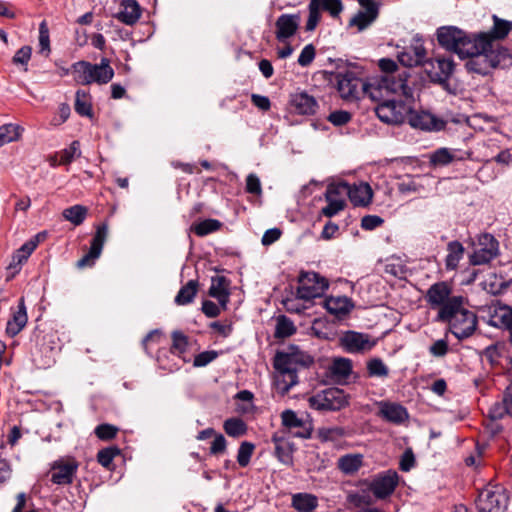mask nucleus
Masks as SVG:
<instances>
[{"label":"nucleus","mask_w":512,"mask_h":512,"mask_svg":"<svg viewBox=\"0 0 512 512\" xmlns=\"http://www.w3.org/2000/svg\"><path fill=\"white\" fill-rule=\"evenodd\" d=\"M503 412H499L498 416H503V413L512 416V386H508L503 396Z\"/></svg>","instance_id":"obj_64"},{"label":"nucleus","mask_w":512,"mask_h":512,"mask_svg":"<svg viewBox=\"0 0 512 512\" xmlns=\"http://www.w3.org/2000/svg\"><path fill=\"white\" fill-rule=\"evenodd\" d=\"M218 355V352L214 350L201 352L195 356L193 365L195 367H204L213 362Z\"/></svg>","instance_id":"obj_58"},{"label":"nucleus","mask_w":512,"mask_h":512,"mask_svg":"<svg viewBox=\"0 0 512 512\" xmlns=\"http://www.w3.org/2000/svg\"><path fill=\"white\" fill-rule=\"evenodd\" d=\"M74 109L81 116L92 117V104L88 92L77 90Z\"/></svg>","instance_id":"obj_38"},{"label":"nucleus","mask_w":512,"mask_h":512,"mask_svg":"<svg viewBox=\"0 0 512 512\" xmlns=\"http://www.w3.org/2000/svg\"><path fill=\"white\" fill-rule=\"evenodd\" d=\"M325 307L330 314L341 317L352 310L353 304L347 297H330L326 299Z\"/></svg>","instance_id":"obj_33"},{"label":"nucleus","mask_w":512,"mask_h":512,"mask_svg":"<svg viewBox=\"0 0 512 512\" xmlns=\"http://www.w3.org/2000/svg\"><path fill=\"white\" fill-rule=\"evenodd\" d=\"M493 27L488 32L477 33L478 45L482 55L471 62L480 75H488L494 69H506L512 66V51L499 43L512 30V22L493 16Z\"/></svg>","instance_id":"obj_1"},{"label":"nucleus","mask_w":512,"mask_h":512,"mask_svg":"<svg viewBox=\"0 0 512 512\" xmlns=\"http://www.w3.org/2000/svg\"><path fill=\"white\" fill-rule=\"evenodd\" d=\"M291 506L297 512H313L318 507V498L310 493L292 495Z\"/></svg>","instance_id":"obj_32"},{"label":"nucleus","mask_w":512,"mask_h":512,"mask_svg":"<svg viewBox=\"0 0 512 512\" xmlns=\"http://www.w3.org/2000/svg\"><path fill=\"white\" fill-rule=\"evenodd\" d=\"M509 496L500 485H489L482 489L476 499L478 512H505Z\"/></svg>","instance_id":"obj_6"},{"label":"nucleus","mask_w":512,"mask_h":512,"mask_svg":"<svg viewBox=\"0 0 512 512\" xmlns=\"http://www.w3.org/2000/svg\"><path fill=\"white\" fill-rule=\"evenodd\" d=\"M358 3L361 6V12L375 19L378 17L379 6L375 0H358Z\"/></svg>","instance_id":"obj_61"},{"label":"nucleus","mask_w":512,"mask_h":512,"mask_svg":"<svg viewBox=\"0 0 512 512\" xmlns=\"http://www.w3.org/2000/svg\"><path fill=\"white\" fill-rule=\"evenodd\" d=\"M300 16L298 14H282L276 20V39L284 42L298 30Z\"/></svg>","instance_id":"obj_20"},{"label":"nucleus","mask_w":512,"mask_h":512,"mask_svg":"<svg viewBox=\"0 0 512 512\" xmlns=\"http://www.w3.org/2000/svg\"><path fill=\"white\" fill-rule=\"evenodd\" d=\"M448 254L445 259L447 270H454L458 267L459 261L464 255V247L459 241H451L447 245Z\"/></svg>","instance_id":"obj_35"},{"label":"nucleus","mask_w":512,"mask_h":512,"mask_svg":"<svg viewBox=\"0 0 512 512\" xmlns=\"http://www.w3.org/2000/svg\"><path fill=\"white\" fill-rule=\"evenodd\" d=\"M440 321L449 324L451 333L457 339L470 337L477 327L476 314L464 308V303L461 304L457 309H454L452 316Z\"/></svg>","instance_id":"obj_7"},{"label":"nucleus","mask_w":512,"mask_h":512,"mask_svg":"<svg viewBox=\"0 0 512 512\" xmlns=\"http://www.w3.org/2000/svg\"><path fill=\"white\" fill-rule=\"evenodd\" d=\"M328 120L335 126H342L347 124L351 120V115L347 111L338 110L332 112L328 116Z\"/></svg>","instance_id":"obj_63"},{"label":"nucleus","mask_w":512,"mask_h":512,"mask_svg":"<svg viewBox=\"0 0 512 512\" xmlns=\"http://www.w3.org/2000/svg\"><path fill=\"white\" fill-rule=\"evenodd\" d=\"M328 372L335 382H343L352 372V363L346 358H336L329 366Z\"/></svg>","instance_id":"obj_31"},{"label":"nucleus","mask_w":512,"mask_h":512,"mask_svg":"<svg viewBox=\"0 0 512 512\" xmlns=\"http://www.w3.org/2000/svg\"><path fill=\"white\" fill-rule=\"evenodd\" d=\"M31 55L32 48L30 46H23L15 53L12 58V62L17 66H24V71H27V65L31 59Z\"/></svg>","instance_id":"obj_53"},{"label":"nucleus","mask_w":512,"mask_h":512,"mask_svg":"<svg viewBox=\"0 0 512 512\" xmlns=\"http://www.w3.org/2000/svg\"><path fill=\"white\" fill-rule=\"evenodd\" d=\"M272 442L275 446L274 455L278 461L286 466H292L294 452L293 445L277 434L272 436Z\"/></svg>","instance_id":"obj_26"},{"label":"nucleus","mask_w":512,"mask_h":512,"mask_svg":"<svg viewBox=\"0 0 512 512\" xmlns=\"http://www.w3.org/2000/svg\"><path fill=\"white\" fill-rule=\"evenodd\" d=\"M224 430L228 436L240 437L246 434L247 425L241 418H228L224 423Z\"/></svg>","instance_id":"obj_42"},{"label":"nucleus","mask_w":512,"mask_h":512,"mask_svg":"<svg viewBox=\"0 0 512 512\" xmlns=\"http://www.w3.org/2000/svg\"><path fill=\"white\" fill-rule=\"evenodd\" d=\"M253 393L248 390H242L234 396V402L237 412L241 414L255 413L253 404Z\"/></svg>","instance_id":"obj_36"},{"label":"nucleus","mask_w":512,"mask_h":512,"mask_svg":"<svg viewBox=\"0 0 512 512\" xmlns=\"http://www.w3.org/2000/svg\"><path fill=\"white\" fill-rule=\"evenodd\" d=\"M27 320L28 317L25 306V300L24 297H21L19 299L16 309L12 311L11 319H9L7 322V334L11 337L16 336L26 326Z\"/></svg>","instance_id":"obj_24"},{"label":"nucleus","mask_w":512,"mask_h":512,"mask_svg":"<svg viewBox=\"0 0 512 512\" xmlns=\"http://www.w3.org/2000/svg\"><path fill=\"white\" fill-rule=\"evenodd\" d=\"M376 19L373 17L367 16L364 12L358 11V13L351 18L349 25L356 26L359 31L366 29L370 24H372Z\"/></svg>","instance_id":"obj_55"},{"label":"nucleus","mask_w":512,"mask_h":512,"mask_svg":"<svg viewBox=\"0 0 512 512\" xmlns=\"http://www.w3.org/2000/svg\"><path fill=\"white\" fill-rule=\"evenodd\" d=\"M367 371L371 377H387L389 369L380 358H373L367 362Z\"/></svg>","instance_id":"obj_49"},{"label":"nucleus","mask_w":512,"mask_h":512,"mask_svg":"<svg viewBox=\"0 0 512 512\" xmlns=\"http://www.w3.org/2000/svg\"><path fill=\"white\" fill-rule=\"evenodd\" d=\"M373 192L368 183L349 184L348 198L354 206H367L371 203Z\"/></svg>","instance_id":"obj_25"},{"label":"nucleus","mask_w":512,"mask_h":512,"mask_svg":"<svg viewBox=\"0 0 512 512\" xmlns=\"http://www.w3.org/2000/svg\"><path fill=\"white\" fill-rule=\"evenodd\" d=\"M222 227V223L217 219H206L199 223H195L190 227V231L199 237L218 231Z\"/></svg>","instance_id":"obj_39"},{"label":"nucleus","mask_w":512,"mask_h":512,"mask_svg":"<svg viewBox=\"0 0 512 512\" xmlns=\"http://www.w3.org/2000/svg\"><path fill=\"white\" fill-rule=\"evenodd\" d=\"M246 192L254 195L262 194L260 179L255 174H249L246 178Z\"/></svg>","instance_id":"obj_62"},{"label":"nucleus","mask_w":512,"mask_h":512,"mask_svg":"<svg viewBox=\"0 0 512 512\" xmlns=\"http://www.w3.org/2000/svg\"><path fill=\"white\" fill-rule=\"evenodd\" d=\"M490 322L493 326L508 330L512 342V307L507 305L496 306L491 314Z\"/></svg>","instance_id":"obj_28"},{"label":"nucleus","mask_w":512,"mask_h":512,"mask_svg":"<svg viewBox=\"0 0 512 512\" xmlns=\"http://www.w3.org/2000/svg\"><path fill=\"white\" fill-rule=\"evenodd\" d=\"M88 210L83 205H74L66 208L62 212L65 220L71 222L75 226L82 224L87 216Z\"/></svg>","instance_id":"obj_40"},{"label":"nucleus","mask_w":512,"mask_h":512,"mask_svg":"<svg viewBox=\"0 0 512 512\" xmlns=\"http://www.w3.org/2000/svg\"><path fill=\"white\" fill-rule=\"evenodd\" d=\"M327 206L323 207L321 214L325 217H333L345 208V200L325 199Z\"/></svg>","instance_id":"obj_54"},{"label":"nucleus","mask_w":512,"mask_h":512,"mask_svg":"<svg viewBox=\"0 0 512 512\" xmlns=\"http://www.w3.org/2000/svg\"><path fill=\"white\" fill-rule=\"evenodd\" d=\"M313 361L309 354L299 350L277 353L274 358V367L278 373L275 380L277 389L281 393H287L298 382V368L308 367Z\"/></svg>","instance_id":"obj_3"},{"label":"nucleus","mask_w":512,"mask_h":512,"mask_svg":"<svg viewBox=\"0 0 512 512\" xmlns=\"http://www.w3.org/2000/svg\"><path fill=\"white\" fill-rule=\"evenodd\" d=\"M469 156V153H461L459 150L439 148L430 156V161L433 165L444 166L453 161L463 160Z\"/></svg>","instance_id":"obj_30"},{"label":"nucleus","mask_w":512,"mask_h":512,"mask_svg":"<svg viewBox=\"0 0 512 512\" xmlns=\"http://www.w3.org/2000/svg\"><path fill=\"white\" fill-rule=\"evenodd\" d=\"M229 281L224 276H213L209 288V295L217 299L220 305L225 308L229 301Z\"/></svg>","instance_id":"obj_29"},{"label":"nucleus","mask_w":512,"mask_h":512,"mask_svg":"<svg viewBox=\"0 0 512 512\" xmlns=\"http://www.w3.org/2000/svg\"><path fill=\"white\" fill-rule=\"evenodd\" d=\"M255 446L250 442H242L237 452V462L241 467L249 465Z\"/></svg>","instance_id":"obj_50"},{"label":"nucleus","mask_w":512,"mask_h":512,"mask_svg":"<svg viewBox=\"0 0 512 512\" xmlns=\"http://www.w3.org/2000/svg\"><path fill=\"white\" fill-rule=\"evenodd\" d=\"M296 332V327L292 320L288 317L281 315L277 319V325L275 330V337L287 338Z\"/></svg>","instance_id":"obj_44"},{"label":"nucleus","mask_w":512,"mask_h":512,"mask_svg":"<svg viewBox=\"0 0 512 512\" xmlns=\"http://www.w3.org/2000/svg\"><path fill=\"white\" fill-rule=\"evenodd\" d=\"M361 465L359 456L346 455L340 458L339 467L346 473L357 471Z\"/></svg>","instance_id":"obj_51"},{"label":"nucleus","mask_w":512,"mask_h":512,"mask_svg":"<svg viewBox=\"0 0 512 512\" xmlns=\"http://www.w3.org/2000/svg\"><path fill=\"white\" fill-rule=\"evenodd\" d=\"M375 344L368 334L356 331H347L340 337V345L348 353H363L371 350Z\"/></svg>","instance_id":"obj_14"},{"label":"nucleus","mask_w":512,"mask_h":512,"mask_svg":"<svg viewBox=\"0 0 512 512\" xmlns=\"http://www.w3.org/2000/svg\"><path fill=\"white\" fill-rule=\"evenodd\" d=\"M316 55L315 47L312 44L306 45L299 57H298V64L302 67H306L312 63Z\"/></svg>","instance_id":"obj_59"},{"label":"nucleus","mask_w":512,"mask_h":512,"mask_svg":"<svg viewBox=\"0 0 512 512\" xmlns=\"http://www.w3.org/2000/svg\"><path fill=\"white\" fill-rule=\"evenodd\" d=\"M406 120L411 127L425 131H440L445 128L446 122L426 111H414L410 106V112Z\"/></svg>","instance_id":"obj_16"},{"label":"nucleus","mask_w":512,"mask_h":512,"mask_svg":"<svg viewBox=\"0 0 512 512\" xmlns=\"http://www.w3.org/2000/svg\"><path fill=\"white\" fill-rule=\"evenodd\" d=\"M198 282L196 280L188 281L184 286L181 287L178 294L175 297V303L177 305L190 304L195 298L198 291Z\"/></svg>","instance_id":"obj_37"},{"label":"nucleus","mask_w":512,"mask_h":512,"mask_svg":"<svg viewBox=\"0 0 512 512\" xmlns=\"http://www.w3.org/2000/svg\"><path fill=\"white\" fill-rule=\"evenodd\" d=\"M188 337L184 335L180 331H174L172 333V346H171V352L173 354L178 355L179 357H182V355L186 352L188 347Z\"/></svg>","instance_id":"obj_48"},{"label":"nucleus","mask_w":512,"mask_h":512,"mask_svg":"<svg viewBox=\"0 0 512 512\" xmlns=\"http://www.w3.org/2000/svg\"><path fill=\"white\" fill-rule=\"evenodd\" d=\"M74 81L81 85L109 83L114 77V69L107 58H102L99 64L81 60L71 65Z\"/></svg>","instance_id":"obj_5"},{"label":"nucleus","mask_w":512,"mask_h":512,"mask_svg":"<svg viewBox=\"0 0 512 512\" xmlns=\"http://www.w3.org/2000/svg\"><path fill=\"white\" fill-rule=\"evenodd\" d=\"M425 72L429 78L438 83L445 82L453 73L454 62L451 58L437 57L424 61Z\"/></svg>","instance_id":"obj_18"},{"label":"nucleus","mask_w":512,"mask_h":512,"mask_svg":"<svg viewBox=\"0 0 512 512\" xmlns=\"http://www.w3.org/2000/svg\"><path fill=\"white\" fill-rule=\"evenodd\" d=\"M436 35L441 47L456 53L462 59L467 58L465 63L467 70L480 75L478 68L471 66V62L482 55L477 33L469 34L455 26H443L437 29Z\"/></svg>","instance_id":"obj_2"},{"label":"nucleus","mask_w":512,"mask_h":512,"mask_svg":"<svg viewBox=\"0 0 512 512\" xmlns=\"http://www.w3.org/2000/svg\"><path fill=\"white\" fill-rule=\"evenodd\" d=\"M425 300L431 309L438 310L436 317L438 321L452 316L454 309L464 303L462 296L452 295V286L445 281L431 285L426 292Z\"/></svg>","instance_id":"obj_4"},{"label":"nucleus","mask_w":512,"mask_h":512,"mask_svg":"<svg viewBox=\"0 0 512 512\" xmlns=\"http://www.w3.org/2000/svg\"><path fill=\"white\" fill-rule=\"evenodd\" d=\"M282 425L293 437L308 439L313 431L311 418H282Z\"/></svg>","instance_id":"obj_21"},{"label":"nucleus","mask_w":512,"mask_h":512,"mask_svg":"<svg viewBox=\"0 0 512 512\" xmlns=\"http://www.w3.org/2000/svg\"><path fill=\"white\" fill-rule=\"evenodd\" d=\"M409 73L406 69L395 74L384 75L380 86L394 94L404 96L405 100H413V89L408 85Z\"/></svg>","instance_id":"obj_12"},{"label":"nucleus","mask_w":512,"mask_h":512,"mask_svg":"<svg viewBox=\"0 0 512 512\" xmlns=\"http://www.w3.org/2000/svg\"><path fill=\"white\" fill-rule=\"evenodd\" d=\"M349 184L340 182L328 185L325 192V199L345 200L344 197L348 196Z\"/></svg>","instance_id":"obj_46"},{"label":"nucleus","mask_w":512,"mask_h":512,"mask_svg":"<svg viewBox=\"0 0 512 512\" xmlns=\"http://www.w3.org/2000/svg\"><path fill=\"white\" fill-rule=\"evenodd\" d=\"M120 454V449L116 446L101 449L97 453V461L103 467L110 469L112 462L116 456Z\"/></svg>","instance_id":"obj_47"},{"label":"nucleus","mask_w":512,"mask_h":512,"mask_svg":"<svg viewBox=\"0 0 512 512\" xmlns=\"http://www.w3.org/2000/svg\"><path fill=\"white\" fill-rule=\"evenodd\" d=\"M398 481V473L394 470H388L372 481L370 490L376 498L385 499L395 491Z\"/></svg>","instance_id":"obj_19"},{"label":"nucleus","mask_w":512,"mask_h":512,"mask_svg":"<svg viewBox=\"0 0 512 512\" xmlns=\"http://www.w3.org/2000/svg\"><path fill=\"white\" fill-rule=\"evenodd\" d=\"M411 101L389 99L377 105L375 113L384 123L401 124L406 121V117L410 112Z\"/></svg>","instance_id":"obj_10"},{"label":"nucleus","mask_w":512,"mask_h":512,"mask_svg":"<svg viewBox=\"0 0 512 512\" xmlns=\"http://www.w3.org/2000/svg\"><path fill=\"white\" fill-rule=\"evenodd\" d=\"M498 241L491 234H483L478 239V245L470 257L473 265H483L490 262L498 254Z\"/></svg>","instance_id":"obj_11"},{"label":"nucleus","mask_w":512,"mask_h":512,"mask_svg":"<svg viewBox=\"0 0 512 512\" xmlns=\"http://www.w3.org/2000/svg\"><path fill=\"white\" fill-rule=\"evenodd\" d=\"M420 176H406L397 183L398 192L402 195L419 194L425 190Z\"/></svg>","instance_id":"obj_34"},{"label":"nucleus","mask_w":512,"mask_h":512,"mask_svg":"<svg viewBox=\"0 0 512 512\" xmlns=\"http://www.w3.org/2000/svg\"><path fill=\"white\" fill-rule=\"evenodd\" d=\"M108 236V225L103 223L97 227V230L91 240L90 249L87 254L76 262V267L83 269L94 265L95 260L101 255L104 243Z\"/></svg>","instance_id":"obj_13"},{"label":"nucleus","mask_w":512,"mask_h":512,"mask_svg":"<svg viewBox=\"0 0 512 512\" xmlns=\"http://www.w3.org/2000/svg\"><path fill=\"white\" fill-rule=\"evenodd\" d=\"M290 105L296 113L301 115H312L318 108L316 99L304 91L292 94Z\"/></svg>","instance_id":"obj_23"},{"label":"nucleus","mask_w":512,"mask_h":512,"mask_svg":"<svg viewBox=\"0 0 512 512\" xmlns=\"http://www.w3.org/2000/svg\"><path fill=\"white\" fill-rule=\"evenodd\" d=\"M378 407L379 416H408L406 408L397 402L380 401Z\"/></svg>","instance_id":"obj_41"},{"label":"nucleus","mask_w":512,"mask_h":512,"mask_svg":"<svg viewBox=\"0 0 512 512\" xmlns=\"http://www.w3.org/2000/svg\"><path fill=\"white\" fill-rule=\"evenodd\" d=\"M449 352V344L446 339L436 340L430 347L429 353L437 358H442Z\"/></svg>","instance_id":"obj_57"},{"label":"nucleus","mask_w":512,"mask_h":512,"mask_svg":"<svg viewBox=\"0 0 512 512\" xmlns=\"http://www.w3.org/2000/svg\"><path fill=\"white\" fill-rule=\"evenodd\" d=\"M141 16V8L135 0H124L115 18L126 25H134Z\"/></svg>","instance_id":"obj_27"},{"label":"nucleus","mask_w":512,"mask_h":512,"mask_svg":"<svg viewBox=\"0 0 512 512\" xmlns=\"http://www.w3.org/2000/svg\"><path fill=\"white\" fill-rule=\"evenodd\" d=\"M59 165H68L75 158L80 157V142L75 140L73 141L68 148L61 150L59 153Z\"/></svg>","instance_id":"obj_45"},{"label":"nucleus","mask_w":512,"mask_h":512,"mask_svg":"<svg viewBox=\"0 0 512 512\" xmlns=\"http://www.w3.org/2000/svg\"><path fill=\"white\" fill-rule=\"evenodd\" d=\"M117 432L118 428L111 424H101L95 428V434L101 440H110Z\"/></svg>","instance_id":"obj_56"},{"label":"nucleus","mask_w":512,"mask_h":512,"mask_svg":"<svg viewBox=\"0 0 512 512\" xmlns=\"http://www.w3.org/2000/svg\"><path fill=\"white\" fill-rule=\"evenodd\" d=\"M297 296L302 300L321 297L328 288L327 280L316 272L302 271L298 277Z\"/></svg>","instance_id":"obj_9"},{"label":"nucleus","mask_w":512,"mask_h":512,"mask_svg":"<svg viewBox=\"0 0 512 512\" xmlns=\"http://www.w3.org/2000/svg\"><path fill=\"white\" fill-rule=\"evenodd\" d=\"M336 86L340 96L346 100L358 98L360 88L363 86L360 78L352 71L339 72L335 76Z\"/></svg>","instance_id":"obj_15"},{"label":"nucleus","mask_w":512,"mask_h":512,"mask_svg":"<svg viewBox=\"0 0 512 512\" xmlns=\"http://www.w3.org/2000/svg\"><path fill=\"white\" fill-rule=\"evenodd\" d=\"M23 129L14 124H5L0 127V147L18 140Z\"/></svg>","instance_id":"obj_43"},{"label":"nucleus","mask_w":512,"mask_h":512,"mask_svg":"<svg viewBox=\"0 0 512 512\" xmlns=\"http://www.w3.org/2000/svg\"><path fill=\"white\" fill-rule=\"evenodd\" d=\"M344 435V429L340 427L322 428L319 430V436L324 441H335Z\"/></svg>","instance_id":"obj_60"},{"label":"nucleus","mask_w":512,"mask_h":512,"mask_svg":"<svg viewBox=\"0 0 512 512\" xmlns=\"http://www.w3.org/2000/svg\"><path fill=\"white\" fill-rule=\"evenodd\" d=\"M78 463L73 458L59 459L51 466V481L57 485H68L73 482Z\"/></svg>","instance_id":"obj_17"},{"label":"nucleus","mask_w":512,"mask_h":512,"mask_svg":"<svg viewBox=\"0 0 512 512\" xmlns=\"http://www.w3.org/2000/svg\"><path fill=\"white\" fill-rule=\"evenodd\" d=\"M309 406L318 412H336L348 404L343 390L329 388L309 397Z\"/></svg>","instance_id":"obj_8"},{"label":"nucleus","mask_w":512,"mask_h":512,"mask_svg":"<svg viewBox=\"0 0 512 512\" xmlns=\"http://www.w3.org/2000/svg\"><path fill=\"white\" fill-rule=\"evenodd\" d=\"M426 58V49L423 44L416 41L398 55L399 62L405 67L423 65Z\"/></svg>","instance_id":"obj_22"},{"label":"nucleus","mask_w":512,"mask_h":512,"mask_svg":"<svg viewBox=\"0 0 512 512\" xmlns=\"http://www.w3.org/2000/svg\"><path fill=\"white\" fill-rule=\"evenodd\" d=\"M308 10L309 16L306 22V30L313 31L321 19V10L317 7L316 2L312 0L309 3Z\"/></svg>","instance_id":"obj_52"}]
</instances>
